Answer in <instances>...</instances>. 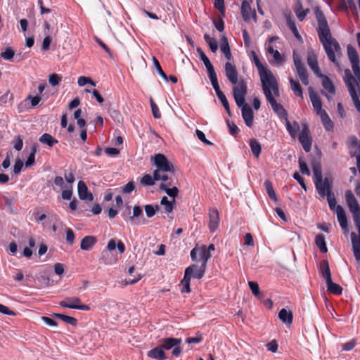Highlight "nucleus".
<instances>
[{
  "instance_id": "1",
  "label": "nucleus",
  "mask_w": 360,
  "mask_h": 360,
  "mask_svg": "<svg viewBox=\"0 0 360 360\" xmlns=\"http://www.w3.org/2000/svg\"><path fill=\"white\" fill-rule=\"evenodd\" d=\"M315 15L318 23L316 30L319 40L327 53L328 59L334 63H338L335 53L338 55L340 53V46L338 41L332 37L327 20L319 8L315 9Z\"/></svg>"
},
{
  "instance_id": "2",
  "label": "nucleus",
  "mask_w": 360,
  "mask_h": 360,
  "mask_svg": "<svg viewBox=\"0 0 360 360\" xmlns=\"http://www.w3.org/2000/svg\"><path fill=\"white\" fill-rule=\"evenodd\" d=\"M248 86L244 79H241L238 86L233 87V94L236 105L241 108L242 117L248 127L253 125L254 113L250 106L245 103Z\"/></svg>"
},
{
  "instance_id": "3",
  "label": "nucleus",
  "mask_w": 360,
  "mask_h": 360,
  "mask_svg": "<svg viewBox=\"0 0 360 360\" xmlns=\"http://www.w3.org/2000/svg\"><path fill=\"white\" fill-rule=\"evenodd\" d=\"M262 87L264 94L265 95V97L266 98V101L271 105L274 112L276 113L280 118L285 120V117H288V112L283 108V106L281 104L278 103L276 99L274 98V96L277 97L280 96L279 87L277 81H276L275 86L274 85L272 86L265 85Z\"/></svg>"
},
{
  "instance_id": "4",
  "label": "nucleus",
  "mask_w": 360,
  "mask_h": 360,
  "mask_svg": "<svg viewBox=\"0 0 360 360\" xmlns=\"http://www.w3.org/2000/svg\"><path fill=\"white\" fill-rule=\"evenodd\" d=\"M253 62L255 64L260 77L262 86L265 85L276 86V78L268 65L262 64L255 51L252 52Z\"/></svg>"
},
{
  "instance_id": "5",
  "label": "nucleus",
  "mask_w": 360,
  "mask_h": 360,
  "mask_svg": "<svg viewBox=\"0 0 360 360\" xmlns=\"http://www.w3.org/2000/svg\"><path fill=\"white\" fill-rule=\"evenodd\" d=\"M344 81L356 110L360 112V100L356 90V87L359 86V83L349 69L345 70Z\"/></svg>"
},
{
  "instance_id": "6",
  "label": "nucleus",
  "mask_w": 360,
  "mask_h": 360,
  "mask_svg": "<svg viewBox=\"0 0 360 360\" xmlns=\"http://www.w3.org/2000/svg\"><path fill=\"white\" fill-rule=\"evenodd\" d=\"M150 161L152 165L156 167L154 172L174 174V167L165 155L161 153L155 154L150 157Z\"/></svg>"
},
{
  "instance_id": "7",
  "label": "nucleus",
  "mask_w": 360,
  "mask_h": 360,
  "mask_svg": "<svg viewBox=\"0 0 360 360\" xmlns=\"http://www.w3.org/2000/svg\"><path fill=\"white\" fill-rule=\"evenodd\" d=\"M181 342V338H167L161 340L160 346L162 348L163 351L165 349L169 350L174 348L172 354L174 356L178 357L182 352V349L180 346Z\"/></svg>"
},
{
  "instance_id": "8",
  "label": "nucleus",
  "mask_w": 360,
  "mask_h": 360,
  "mask_svg": "<svg viewBox=\"0 0 360 360\" xmlns=\"http://www.w3.org/2000/svg\"><path fill=\"white\" fill-rule=\"evenodd\" d=\"M59 305L63 308L79 309L83 311L90 310L87 304H82L80 298L77 297H68L59 302Z\"/></svg>"
},
{
  "instance_id": "9",
  "label": "nucleus",
  "mask_w": 360,
  "mask_h": 360,
  "mask_svg": "<svg viewBox=\"0 0 360 360\" xmlns=\"http://www.w3.org/2000/svg\"><path fill=\"white\" fill-rule=\"evenodd\" d=\"M345 200L349 211L352 214L353 219L360 217L359 205L351 190L345 191Z\"/></svg>"
},
{
  "instance_id": "10",
  "label": "nucleus",
  "mask_w": 360,
  "mask_h": 360,
  "mask_svg": "<svg viewBox=\"0 0 360 360\" xmlns=\"http://www.w3.org/2000/svg\"><path fill=\"white\" fill-rule=\"evenodd\" d=\"M293 61L297 75L304 85L309 84V75L302 60L295 53H293Z\"/></svg>"
},
{
  "instance_id": "11",
  "label": "nucleus",
  "mask_w": 360,
  "mask_h": 360,
  "mask_svg": "<svg viewBox=\"0 0 360 360\" xmlns=\"http://www.w3.org/2000/svg\"><path fill=\"white\" fill-rule=\"evenodd\" d=\"M299 141L301 143L303 149L306 152H309L311 148L312 139L309 136V129L307 124H302V130L299 136Z\"/></svg>"
},
{
  "instance_id": "12",
  "label": "nucleus",
  "mask_w": 360,
  "mask_h": 360,
  "mask_svg": "<svg viewBox=\"0 0 360 360\" xmlns=\"http://www.w3.org/2000/svg\"><path fill=\"white\" fill-rule=\"evenodd\" d=\"M225 75L229 81L233 84V86H238L240 79L238 80V72L235 65H232L230 62H226L224 65Z\"/></svg>"
},
{
  "instance_id": "13",
  "label": "nucleus",
  "mask_w": 360,
  "mask_h": 360,
  "mask_svg": "<svg viewBox=\"0 0 360 360\" xmlns=\"http://www.w3.org/2000/svg\"><path fill=\"white\" fill-rule=\"evenodd\" d=\"M241 15L245 22H249L252 18L257 20V14L255 9H252L250 3L247 0H243L241 4Z\"/></svg>"
},
{
  "instance_id": "14",
  "label": "nucleus",
  "mask_w": 360,
  "mask_h": 360,
  "mask_svg": "<svg viewBox=\"0 0 360 360\" xmlns=\"http://www.w3.org/2000/svg\"><path fill=\"white\" fill-rule=\"evenodd\" d=\"M209 223L208 228L210 232L214 233L218 229L219 225V213L217 208L209 209Z\"/></svg>"
},
{
  "instance_id": "15",
  "label": "nucleus",
  "mask_w": 360,
  "mask_h": 360,
  "mask_svg": "<svg viewBox=\"0 0 360 360\" xmlns=\"http://www.w3.org/2000/svg\"><path fill=\"white\" fill-rule=\"evenodd\" d=\"M131 214V210L130 207H127V212H124L122 214L123 217L127 220L125 218L126 217H128V219L131 224V225L136 226L139 225L140 221L137 219V218L140 216L143 215V210L140 206L135 205L133 208V215L130 216Z\"/></svg>"
},
{
  "instance_id": "16",
  "label": "nucleus",
  "mask_w": 360,
  "mask_h": 360,
  "mask_svg": "<svg viewBox=\"0 0 360 360\" xmlns=\"http://www.w3.org/2000/svg\"><path fill=\"white\" fill-rule=\"evenodd\" d=\"M308 90L313 108L316 112L320 115L322 114V112H323V111H325L322 109L321 101L318 94L314 91L312 87L309 86Z\"/></svg>"
},
{
  "instance_id": "17",
  "label": "nucleus",
  "mask_w": 360,
  "mask_h": 360,
  "mask_svg": "<svg viewBox=\"0 0 360 360\" xmlns=\"http://www.w3.org/2000/svg\"><path fill=\"white\" fill-rule=\"evenodd\" d=\"M314 182L319 194L322 198H324L326 196L327 192L331 191V186L329 183V179L327 177H326L323 181V176H321V180L320 182H318L317 179L314 180Z\"/></svg>"
},
{
  "instance_id": "18",
  "label": "nucleus",
  "mask_w": 360,
  "mask_h": 360,
  "mask_svg": "<svg viewBox=\"0 0 360 360\" xmlns=\"http://www.w3.org/2000/svg\"><path fill=\"white\" fill-rule=\"evenodd\" d=\"M78 195L81 200H87L92 201L94 196L91 193H89L86 184L83 181H79L77 185Z\"/></svg>"
},
{
  "instance_id": "19",
  "label": "nucleus",
  "mask_w": 360,
  "mask_h": 360,
  "mask_svg": "<svg viewBox=\"0 0 360 360\" xmlns=\"http://www.w3.org/2000/svg\"><path fill=\"white\" fill-rule=\"evenodd\" d=\"M191 269V278L193 277L197 279H201L205 273L206 266L201 264L198 266V264H192L188 266L186 269Z\"/></svg>"
},
{
  "instance_id": "20",
  "label": "nucleus",
  "mask_w": 360,
  "mask_h": 360,
  "mask_svg": "<svg viewBox=\"0 0 360 360\" xmlns=\"http://www.w3.org/2000/svg\"><path fill=\"white\" fill-rule=\"evenodd\" d=\"M307 64L309 66L310 69L314 72V73L317 76H322L321 73L318 60L316 55L313 53H309L307 56Z\"/></svg>"
},
{
  "instance_id": "21",
  "label": "nucleus",
  "mask_w": 360,
  "mask_h": 360,
  "mask_svg": "<svg viewBox=\"0 0 360 360\" xmlns=\"http://www.w3.org/2000/svg\"><path fill=\"white\" fill-rule=\"evenodd\" d=\"M336 213L340 226L343 230L347 229V218L344 208L341 205L336 207Z\"/></svg>"
},
{
  "instance_id": "22",
  "label": "nucleus",
  "mask_w": 360,
  "mask_h": 360,
  "mask_svg": "<svg viewBox=\"0 0 360 360\" xmlns=\"http://www.w3.org/2000/svg\"><path fill=\"white\" fill-rule=\"evenodd\" d=\"M172 185L171 181L168 183H162L159 188L161 191H164L169 197L172 198V199L175 200V198L179 194V188L176 186H173L172 188H169Z\"/></svg>"
},
{
  "instance_id": "23",
  "label": "nucleus",
  "mask_w": 360,
  "mask_h": 360,
  "mask_svg": "<svg viewBox=\"0 0 360 360\" xmlns=\"http://www.w3.org/2000/svg\"><path fill=\"white\" fill-rule=\"evenodd\" d=\"M148 357L156 359V360H165L167 359L165 351L160 346L156 347L147 353Z\"/></svg>"
},
{
  "instance_id": "24",
  "label": "nucleus",
  "mask_w": 360,
  "mask_h": 360,
  "mask_svg": "<svg viewBox=\"0 0 360 360\" xmlns=\"http://www.w3.org/2000/svg\"><path fill=\"white\" fill-rule=\"evenodd\" d=\"M191 269H185L184 276L183 279L181 281V284L183 285L181 292L182 293L187 292L189 293L191 291L190 283H191Z\"/></svg>"
},
{
  "instance_id": "25",
  "label": "nucleus",
  "mask_w": 360,
  "mask_h": 360,
  "mask_svg": "<svg viewBox=\"0 0 360 360\" xmlns=\"http://www.w3.org/2000/svg\"><path fill=\"white\" fill-rule=\"evenodd\" d=\"M285 127L289 134L292 138L295 139L297 136V132L300 129L299 123L297 121H294L292 124L289 121L288 117H285Z\"/></svg>"
},
{
  "instance_id": "26",
  "label": "nucleus",
  "mask_w": 360,
  "mask_h": 360,
  "mask_svg": "<svg viewBox=\"0 0 360 360\" xmlns=\"http://www.w3.org/2000/svg\"><path fill=\"white\" fill-rule=\"evenodd\" d=\"M220 49L227 60H231L232 59V54L231 53L228 39L225 35L221 37Z\"/></svg>"
},
{
  "instance_id": "27",
  "label": "nucleus",
  "mask_w": 360,
  "mask_h": 360,
  "mask_svg": "<svg viewBox=\"0 0 360 360\" xmlns=\"http://www.w3.org/2000/svg\"><path fill=\"white\" fill-rule=\"evenodd\" d=\"M97 239L95 236H85L81 241L80 248L83 250H90L96 243Z\"/></svg>"
},
{
  "instance_id": "28",
  "label": "nucleus",
  "mask_w": 360,
  "mask_h": 360,
  "mask_svg": "<svg viewBox=\"0 0 360 360\" xmlns=\"http://www.w3.org/2000/svg\"><path fill=\"white\" fill-rule=\"evenodd\" d=\"M351 240L354 257L356 261H360V238H357L356 233L352 232Z\"/></svg>"
},
{
  "instance_id": "29",
  "label": "nucleus",
  "mask_w": 360,
  "mask_h": 360,
  "mask_svg": "<svg viewBox=\"0 0 360 360\" xmlns=\"http://www.w3.org/2000/svg\"><path fill=\"white\" fill-rule=\"evenodd\" d=\"M326 283L327 285V290L330 293L335 295H340L342 293V288L340 285L333 283L332 278Z\"/></svg>"
},
{
  "instance_id": "30",
  "label": "nucleus",
  "mask_w": 360,
  "mask_h": 360,
  "mask_svg": "<svg viewBox=\"0 0 360 360\" xmlns=\"http://www.w3.org/2000/svg\"><path fill=\"white\" fill-rule=\"evenodd\" d=\"M278 318L285 323L291 324L293 320V315L290 311L282 309L278 312Z\"/></svg>"
},
{
  "instance_id": "31",
  "label": "nucleus",
  "mask_w": 360,
  "mask_h": 360,
  "mask_svg": "<svg viewBox=\"0 0 360 360\" xmlns=\"http://www.w3.org/2000/svg\"><path fill=\"white\" fill-rule=\"evenodd\" d=\"M320 270L322 276L325 278L326 282L331 279V273L329 267V264L327 260H323L320 263Z\"/></svg>"
},
{
  "instance_id": "32",
  "label": "nucleus",
  "mask_w": 360,
  "mask_h": 360,
  "mask_svg": "<svg viewBox=\"0 0 360 360\" xmlns=\"http://www.w3.org/2000/svg\"><path fill=\"white\" fill-rule=\"evenodd\" d=\"M39 141L44 144H46L49 147H53L55 144L58 143V141L53 137L51 134L45 133L42 134Z\"/></svg>"
},
{
  "instance_id": "33",
  "label": "nucleus",
  "mask_w": 360,
  "mask_h": 360,
  "mask_svg": "<svg viewBox=\"0 0 360 360\" xmlns=\"http://www.w3.org/2000/svg\"><path fill=\"white\" fill-rule=\"evenodd\" d=\"M320 77H322V86L324 89L327 91L328 93L334 94L335 93V89L331 80L327 76L323 75Z\"/></svg>"
},
{
  "instance_id": "34",
  "label": "nucleus",
  "mask_w": 360,
  "mask_h": 360,
  "mask_svg": "<svg viewBox=\"0 0 360 360\" xmlns=\"http://www.w3.org/2000/svg\"><path fill=\"white\" fill-rule=\"evenodd\" d=\"M207 70L208 77L210 79V82L212 83V85L214 91L218 90L219 89H220V87L219 85L217 74L214 71V67L213 66L210 67L209 68H207Z\"/></svg>"
},
{
  "instance_id": "35",
  "label": "nucleus",
  "mask_w": 360,
  "mask_h": 360,
  "mask_svg": "<svg viewBox=\"0 0 360 360\" xmlns=\"http://www.w3.org/2000/svg\"><path fill=\"white\" fill-rule=\"evenodd\" d=\"M320 117L326 130L328 131H332L334 127V124L333 121L330 120L328 115L327 114V112L326 111H323V112H322V114L320 115Z\"/></svg>"
},
{
  "instance_id": "36",
  "label": "nucleus",
  "mask_w": 360,
  "mask_h": 360,
  "mask_svg": "<svg viewBox=\"0 0 360 360\" xmlns=\"http://www.w3.org/2000/svg\"><path fill=\"white\" fill-rule=\"evenodd\" d=\"M250 147L253 155L258 158L261 153L262 147L260 143L255 139L250 140Z\"/></svg>"
},
{
  "instance_id": "37",
  "label": "nucleus",
  "mask_w": 360,
  "mask_h": 360,
  "mask_svg": "<svg viewBox=\"0 0 360 360\" xmlns=\"http://www.w3.org/2000/svg\"><path fill=\"white\" fill-rule=\"evenodd\" d=\"M175 200H169L167 196H163L160 200V205L164 206L165 212L170 213L174 209Z\"/></svg>"
},
{
  "instance_id": "38",
  "label": "nucleus",
  "mask_w": 360,
  "mask_h": 360,
  "mask_svg": "<svg viewBox=\"0 0 360 360\" xmlns=\"http://www.w3.org/2000/svg\"><path fill=\"white\" fill-rule=\"evenodd\" d=\"M315 243L316 246L319 248L320 251L323 253H326L328 251V248L326 247L325 237L323 234H318L315 238Z\"/></svg>"
},
{
  "instance_id": "39",
  "label": "nucleus",
  "mask_w": 360,
  "mask_h": 360,
  "mask_svg": "<svg viewBox=\"0 0 360 360\" xmlns=\"http://www.w3.org/2000/svg\"><path fill=\"white\" fill-rule=\"evenodd\" d=\"M199 255L202 259L201 264L207 266V262L212 255L211 253L209 252V250H207L206 245H203L199 248Z\"/></svg>"
},
{
  "instance_id": "40",
  "label": "nucleus",
  "mask_w": 360,
  "mask_h": 360,
  "mask_svg": "<svg viewBox=\"0 0 360 360\" xmlns=\"http://www.w3.org/2000/svg\"><path fill=\"white\" fill-rule=\"evenodd\" d=\"M289 82L290 84L291 89L292 90L294 94L302 98L303 92L300 83L297 81L295 80L293 78H290Z\"/></svg>"
},
{
  "instance_id": "41",
  "label": "nucleus",
  "mask_w": 360,
  "mask_h": 360,
  "mask_svg": "<svg viewBox=\"0 0 360 360\" xmlns=\"http://www.w3.org/2000/svg\"><path fill=\"white\" fill-rule=\"evenodd\" d=\"M37 150H38V146L35 143L34 144L32 148H31V152L25 162V167H30L31 166H32L34 162H35V155L37 152Z\"/></svg>"
},
{
  "instance_id": "42",
  "label": "nucleus",
  "mask_w": 360,
  "mask_h": 360,
  "mask_svg": "<svg viewBox=\"0 0 360 360\" xmlns=\"http://www.w3.org/2000/svg\"><path fill=\"white\" fill-rule=\"evenodd\" d=\"M347 54L351 64L359 63L356 50L351 45L347 46Z\"/></svg>"
},
{
  "instance_id": "43",
  "label": "nucleus",
  "mask_w": 360,
  "mask_h": 360,
  "mask_svg": "<svg viewBox=\"0 0 360 360\" xmlns=\"http://www.w3.org/2000/svg\"><path fill=\"white\" fill-rule=\"evenodd\" d=\"M312 170L314 173V180L320 182L322 176L321 165L319 162H314L312 163Z\"/></svg>"
},
{
  "instance_id": "44",
  "label": "nucleus",
  "mask_w": 360,
  "mask_h": 360,
  "mask_svg": "<svg viewBox=\"0 0 360 360\" xmlns=\"http://www.w3.org/2000/svg\"><path fill=\"white\" fill-rule=\"evenodd\" d=\"M204 39L206 43L209 45V47L212 52L215 53L218 49V42L217 39L211 37L208 34H204Z\"/></svg>"
},
{
  "instance_id": "45",
  "label": "nucleus",
  "mask_w": 360,
  "mask_h": 360,
  "mask_svg": "<svg viewBox=\"0 0 360 360\" xmlns=\"http://www.w3.org/2000/svg\"><path fill=\"white\" fill-rule=\"evenodd\" d=\"M54 316L56 318L60 319L63 321H64L71 326H75L77 324V320L72 316H70L62 314H55Z\"/></svg>"
},
{
  "instance_id": "46",
  "label": "nucleus",
  "mask_w": 360,
  "mask_h": 360,
  "mask_svg": "<svg viewBox=\"0 0 360 360\" xmlns=\"http://www.w3.org/2000/svg\"><path fill=\"white\" fill-rule=\"evenodd\" d=\"M352 145L357 148V153L354 155L356 156V165L359 171H360V141L355 136L352 137L351 139Z\"/></svg>"
},
{
  "instance_id": "47",
  "label": "nucleus",
  "mask_w": 360,
  "mask_h": 360,
  "mask_svg": "<svg viewBox=\"0 0 360 360\" xmlns=\"http://www.w3.org/2000/svg\"><path fill=\"white\" fill-rule=\"evenodd\" d=\"M264 186H265V188H266V193L269 195V197L274 200V201H277L278 200V198H277V196L276 195V193L274 191V187H273V185L271 184V181H266L264 182Z\"/></svg>"
},
{
  "instance_id": "48",
  "label": "nucleus",
  "mask_w": 360,
  "mask_h": 360,
  "mask_svg": "<svg viewBox=\"0 0 360 360\" xmlns=\"http://www.w3.org/2000/svg\"><path fill=\"white\" fill-rule=\"evenodd\" d=\"M146 216L148 218L153 217L155 214L156 211H158L160 206L158 205H146L144 207Z\"/></svg>"
},
{
  "instance_id": "49",
  "label": "nucleus",
  "mask_w": 360,
  "mask_h": 360,
  "mask_svg": "<svg viewBox=\"0 0 360 360\" xmlns=\"http://www.w3.org/2000/svg\"><path fill=\"white\" fill-rule=\"evenodd\" d=\"M156 179L155 176H151L150 174H144L140 180V183L143 186H153Z\"/></svg>"
},
{
  "instance_id": "50",
  "label": "nucleus",
  "mask_w": 360,
  "mask_h": 360,
  "mask_svg": "<svg viewBox=\"0 0 360 360\" xmlns=\"http://www.w3.org/2000/svg\"><path fill=\"white\" fill-rule=\"evenodd\" d=\"M197 51L199 53L200 60H202L206 68H209L210 67L213 66L210 59L207 58L201 48H197Z\"/></svg>"
},
{
  "instance_id": "51",
  "label": "nucleus",
  "mask_w": 360,
  "mask_h": 360,
  "mask_svg": "<svg viewBox=\"0 0 360 360\" xmlns=\"http://www.w3.org/2000/svg\"><path fill=\"white\" fill-rule=\"evenodd\" d=\"M153 64L158 72V74L161 76V77L165 80V81H168V77L167 76V75L165 73V72L162 70L160 65V63L159 61L158 60V59L155 58V57H153Z\"/></svg>"
},
{
  "instance_id": "52",
  "label": "nucleus",
  "mask_w": 360,
  "mask_h": 360,
  "mask_svg": "<svg viewBox=\"0 0 360 360\" xmlns=\"http://www.w3.org/2000/svg\"><path fill=\"white\" fill-rule=\"evenodd\" d=\"M326 196L327 197V200L330 209L334 210L336 205V200L334 193L332 192V191H329L328 192L326 193Z\"/></svg>"
},
{
  "instance_id": "53",
  "label": "nucleus",
  "mask_w": 360,
  "mask_h": 360,
  "mask_svg": "<svg viewBox=\"0 0 360 360\" xmlns=\"http://www.w3.org/2000/svg\"><path fill=\"white\" fill-rule=\"evenodd\" d=\"M287 23H288V28L292 31V32L293 33L294 36L298 40L301 39V36L299 34V32H298V30L297 29V27H296V25H295V22L293 20H288Z\"/></svg>"
},
{
  "instance_id": "54",
  "label": "nucleus",
  "mask_w": 360,
  "mask_h": 360,
  "mask_svg": "<svg viewBox=\"0 0 360 360\" xmlns=\"http://www.w3.org/2000/svg\"><path fill=\"white\" fill-rule=\"evenodd\" d=\"M77 83L80 86H84L87 84H90L92 86H96V83L91 78L84 76L79 77L78 78Z\"/></svg>"
},
{
  "instance_id": "55",
  "label": "nucleus",
  "mask_w": 360,
  "mask_h": 360,
  "mask_svg": "<svg viewBox=\"0 0 360 360\" xmlns=\"http://www.w3.org/2000/svg\"><path fill=\"white\" fill-rule=\"evenodd\" d=\"M307 11H308V10H307L306 11L302 10V4L300 2H299L298 8H296L295 12L296 13V15H297V18H298V20L300 21H302L305 18Z\"/></svg>"
},
{
  "instance_id": "56",
  "label": "nucleus",
  "mask_w": 360,
  "mask_h": 360,
  "mask_svg": "<svg viewBox=\"0 0 360 360\" xmlns=\"http://www.w3.org/2000/svg\"><path fill=\"white\" fill-rule=\"evenodd\" d=\"M150 103L151 110H152L153 117L155 119L160 118L161 114L160 112L159 108L152 98H150Z\"/></svg>"
},
{
  "instance_id": "57",
  "label": "nucleus",
  "mask_w": 360,
  "mask_h": 360,
  "mask_svg": "<svg viewBox=\"0 0 360 360\" xmlns=\"http://www.w3.org/2000/svg\"><path fill=\"white\" fill-rule=\"evenodd\" d=\"M226 124L229 127L230 134L236 136L240 131L238 127L233 122H230L229 120H226Z\"/></svg>"
},
{
  "instance_id": "58",
  "label": "nucleus",
  "mask_w": 360,
  "mask_h": 360,
  "mask_svg": "<svg viewBox=\"0 0 360 360\" xmlns=\"http://www.w3.org/2000/svg\"><path fill=\"white\" fill-rule=\"evenodd\" d=\"M299 167L300 170L302 174H306L308 176L310 175V171L307 167V163L302 160L301 158H299Z\"/></svg>"
},
{
  "instance_id": "59",
  "label": "nucleus",
  "mask_w": 360,
  "mask_h": 360,
  "mask_svg": "<svg viewBox=\"0 0 360 360\" xmlns=\"http://www.w3.org/2000/svg\"><path fill=\"white\" fill-rule=\"evenodd\" d=\"M166 173L167 172H153L155 179H156V181L161 180L164 182L171 179V177H169V175L167 174Z\"/></svg>"
},
{
  "instance_id": "60",
  "label": "nucleus",
  "mask_w": 360,
  "mask_h": 360,
  "mask_svg": "<svg viewBox=\"0 0 360 360\" xmlns=\"http://www.w3.org/2000/svg\"><path fill=\"white\" fill-rule=\"evenodd\" d=\"M268 51L269 53L273 54L274 58L276 62L281 63L283 60V58L278 50H274L273 47L269 46Z\"/></svg>"
},
{
  "instance_id": "61",
  "label": "nucleus",
  "mask_w": 360,
  "mask_h": 360,
  "mask_svg": "<svg viewBox=\"0 0 360 360\" xmlns=\"http://www.w3.org/2000/svg\"><path fill=\"white\" fill-rule=\"evenodd\" d=\"M1 56L6 60H11L14 56V51L11 48H6L4 52H1Z\"/></svg>"
},
{
  "instance_id": "62",
  "label": "nucleus",
  "mask_w": 360,
  "mask_h": 360,
  "mask_svg": "<svg viewBox=\"0 0 360 360\" xmlns=\"http://www.w3.org/2000/svg\"><path fill=\"white\" fill-rule=\"evenodd\" d=\"M195 133H196V136L198 138V139L200 140L205 145L210 146V145L213 144L211 141H210L209 140H207L206 139L205 134H204L203 131H202L199 129H197Z\"/></svg>"
},
{
  "instance_id": "63",
  "label": "nucleus",
  "mask_w": 360,
  "mask_h": 360,
  "mask_svg": "<svg viewBox=\"0 0 360 360\" xmlns=\"http://www.w3.org/2000/svg\"><path fill=\"white\" fill-rule=\"evenodd\" d=\"M61 79H62V77L54 73L49 76V82L52 86H54L59 84L60 82L61 81Z\"/></svg>"
},
{
  "instance_id": "64",
  "label": "nucleus",
  "mask_w": 360,
  "mask_h": 360,
  "mask_svg": "<svg viewBox=\"0 0 360 360\" xmlns=\"http://www.w3.org/2000/svg\"><path fill=\"white\" fill-rule=\"evenodd\" d=\"M66 232V241L68 244L72 245L75 240V233L70 228H67Z\"/></svg>"
}]
</instances>
